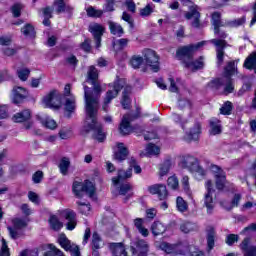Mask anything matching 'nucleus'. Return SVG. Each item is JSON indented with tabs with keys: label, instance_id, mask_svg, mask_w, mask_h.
I'll return each instance as SVG.
<instances>
[{
	"label": "nucleus",
	"instance_id": "nucleus-46",
	"mask_svg": "<svg viewBox=\"0 0 256 256\" xmlns=\"http://www.w3.org/2000/svg\"><path fill=\"white\" fill-rule=\"evenodd\" d=\"M224 85H226L224 88L225 95H229V93H232L235 90V86L233 85V79H231V77H225Z\"/></svg>",
	"mask_w": 256,
	"mask_h": 256
},
{
	"label": "nucleus",
	"instance_id": "nucleus-57",
	"mask_svg": "<svg viewBox=\"0 0 256 256\" xmlns=\"http://www.w3.org/2000/svg\"><path fill=\"white\" fill-rule=\"evenodd\" d=\"M21 11H23V4L16 3L11 7L13 17H21Z\"/></svg>",
	"mask_w": 256,
	"mask_h": 256
},
{
	"label": "nucleus",
	"instance_id": "nucleus-36",
	"mask_svg": "<svg viewBox=\"0 0 256 256\" xmlns=\"http://www.w3.org/2000/svg\"><path fill=\"white\" fill-rule=\"evenodd\" d=\"M151 231L153 235L157 237L158 235H163V233L167 231V228L165 227V225H163V223L156 221L152 224Z\"/></svg>",
	"mask_w": 256,
	"mask_h": 256
},
{
	"label": "nucleus",
	"instance_id": "nucleus-50",
	"mask_svg": "<svg viewBox=\"0 0 256 256\" xmlns=\"http://www.w3.org/2000/svg\"><path fill=\"white\" fill-rule=\"evenodd\" d=\"M54 7H56L57 13H64V11L70 9L69 6L65 5V1L63 0H55Z\"/></svg>",
	"mask_w": 256,
	"mask_h": 256
},
{
	"label": "nucleus",
	"instance_id": "nucleus-59",
	"mask_svg": "<svg viewBox=\"0 0 256 256\" xmlns=\"http://www.w3.org/2000/svg\"><path fill=\"white\" fill-rule=\"evenodd\" d=\"M167 185L171 189H179V179H177L175 176H170L167 180Z\"/></svg>",
	"mask_w": 256,
	"mask_h": 256
},
{
	"label": "nucleus",
	"instance_id": "nucleus-3",
	"mask_svg": "<svg viewBox=\"0 0 256 256\" xmlns=\"http://www.w3.org/2000/svg\"><path fill=\"white\" fill-rule=\"evenodd\" d=\"M205 43H206L205 41H202V42H198L197 44H190L188 46H183L176 51V57H178V59L182 61L185 67L189 61H193V55L195 54V51H198V49H201V47H203Z\"/></svg>",
	"mask_w": 256,
	"mask_h": 256
},
{
	"label": "nucleus",
	"instance_id": "nucleus-55",
	"mask_svg": "<svg viewBox=\"0 0 256 256\" xmlns=\"http://www.w3.org/2000/svg\"><path fill=\"white\" fill-rule=\"evenodd\" d=\"M190 173H193L196 179H203V176L205 175V170L198 164L190 171Z\"/></svg>",
	"mask_w": 256,
	"mask_h": 256
},
{
	"label": "nucleus",
	"instance_id": "nucleus-13",
	"mask_svg": "<svg viewBox=\"0 0 256 256\" xmlns=\"http://www.w3.org/2000/svg\"><path fill=\"white\" fill-rule=\"evenodd\" d=\"M186 19L190 20L193 19L191 25L195 29H199L201 27V13H199V6L192 5L190 6V11L185 13Z\"/></svg>",
	"mask_w": 256,
	"mask_h": 256
},
{
	"label": "nucleus",
	"instance_id": "nucleus-29",
	"mask_svg": "<svg viewBox=\"0 0 256 256\" xmlns=\"http://www.w3.org/2000/svg\"><path fill=\"white\" fill-rule=\"evenodd\" d=\"M171 167H173V161L171 160V158L164 160V163L160 164L158 173L160 179H163V177L169 174V171H171Z\"/></svg>",
	"mask_w": 256,
	"mask_h": 256
},
{
	"label": "nucleus",
	"instance_id": "nucleus-42",
	"mask_svg": "<svg viewBox=\"0 0 256 256\" xmlns=\"http://www.w3.org/2000/svg\"><path fill=\"white\" fill-rule=\"evenodd\" d=\"M23 35L25 37H29L30 39H35V28L31 24H26L22 29H21Z\"/></svg>",
	"mask_w": 256,
	"mask_h": 256
},
{
	"label": "nucleus",
	"instance_id": "nucleus-2",
	"mask_svg": "<svg viewBox=\"0 0 256 256\" xmlns=\"http://www.w3.org/2000/svg\"><path fill=\"white\" fill-rule=\"evenodd\" d=\"M110 87H112V90H108L106 93L104 104L102 106L103 111H107L109 103L119 95V91L123 88L121 105L123 109H129V105H131V99L129 98V95H131V86H125L124 79H117L112 85L110 84Z\"/></svg>",
	"mask_w": 256,
	"mask_h": 256
},
{
	"label": "nucleus",
	"instance_id": "nucleus-35",
	"mask_svg": "<svg viewBox=\"0 0 256 256\" xmlns=\"http://www.w3.org/2000/svg\"><path fill=\"white\" fill-rule=\"evenodd\" d=\"M91 245H92V250H95V249L99 250L101 249V247L105 245V242L103 241V238H101V235H99V233L97 232L93 233Z\"/></svg>",
	"mask_w": 256,
	"mask_h": 256
},
{
	"label": "nucleus",
	"instance_id": "nucleus-15",
	"mask_svg": "<svg viewBox=\"0 0 256 256\" xmlns=\"http://www.w3.org/2000/svg\"><path fill=\"white\" fill-rule=\"evenodd\" d=\"M90 33H92L96 45V49L101 47V37L105 33V28L101 24H93L89 27Z\"/></svg>",
	"mask_w": 256,
	"mask_h": 256
},
{
	"label": "nucleus",
	"instance_id": "nucleus-12",
	"mask_svg": "<svg viewBox=\"0 0 256 256\" xmlns=\"http://www.w3.org/2000/svg\"><path fill=\"white\" fill-rule=\"evenodd\" d=\"M29 97V91L21 86H14L12 89L11 99L15 105H19V103H23L25 99Z\"/></svg>",
	"mask_w": 256,
	"mask_h": 256
},
{
	"label": "nucleus",
	"instance_id": "nucleus-34",
	"mask_svg": "<svg viewBox=\"0 0 256 256\" xmlns=\"http://www.w3.org/2000/svg\"><path fill=\"white\" fill-rule=\"evenodd\" d=\"M48 223L50 225V229L53 231H61V229H63V222H61L56 215H51Z\"/></svg>",
	"mask_w": 256,
	"mask_h": 256
},
{
	"label": "nucleus",
	"instance_id": "nucleus-39",
	"mask_svg": "<svg viewBox=\"0 0 256 256\" xmlns=\"http://www.w3.org/2000/svg\"><path fill=\"white\" fill-rule=\"evenodd\" d=\"M223 85H225V76L223 78H215L208 83V87L214 89V91H219Z\"/></svg>",
	"mask_w": 256,
	"mask_h": 256
},
{
	"label": "nucleus",
	"instance_id": "nucleus-8",
	"mask_svg": "<svg viewBox=\"0 0 256 256\" xmlns=\"http://www.w3.org/2000/svg\"><path fill=\"white\" fill-rule=\"evenodd\" d=\"M43 105L48 109H60L61 108V94L57 90H52L42 99Z\"/></svg>",
	"mask_w": 256,
	"mask_h": 256
},
{
	"label": "nucleus",
	"instance_id": "nucleus-41",
	"mask_svg": "<svg viewBox=\"0 0 256 256\" xmlns=\"http://www.w3.org/2000/svg\"><path fill=\"white\" fill-rule=\"evenodd\" d=\"M58 243L59 245H61V248L64 249L65 251H69V249H71V246L73 245L71 244V241L69 240V238H67L65 234H60L58 238Z\"/></svg>",
	"mask_w": 256,
	"mask_h": 256
},
{
	"label": "nucleus",
	"instance_id": "nucleus-24",
	"mask_svg": "<svg viewBox=\"0 0 256 256\" xmlns=\"http://www.w3.org/2000/svg\"><path fill=\"white\" fill-rule=\"evenodd\" d=\"M31 119V110L30 109H24L20 112H17L13 115L12 121L14 123H25Z\"/></svg>",
	"mask_w": 256,
	"mask_h": 256
},
{
	"label": "nucleus",
	"instance_id": "nucleus-61",
	"mask_svg": "<svg viewBox=\"0 0 256 256\" xmlns=\"http://www.w3.org/2000/svg\"><path fill=\"white\" fill-rule=\"evenodd\" d=\"M237 241H239V235L236 234H229L226 237V243L227 245H229L230 247L234 244L237 243Z\"/></svg>",
	"mask_w": 256,
	"mask_h": 256
},
{
	"label": "nucleus",
	"instance_id": "nucleus-11",
	"mask_svg": "<svg viewBox=\"0 0 256 256\" xmlns=\"http://www.w3.org/2000/svg\"><path fill=\"white\" fill-rule=\"evenodd\" d=\"M206 189L207 193L204 196V205L207 208L208 215H211L215 207V204H213V193H215V190L213 189V182L211 180L206 182Z\"/></svg>",
	"mask_w": 256,
	"mask_h": 256
},
{
	"label": "nucleus",
	"instance_id": "nucleus-43",
	"mask_svg": "<svg viewBox=\"0 0 256 256\" xmlns=\"http://www.w3.org/2000/svg\"><path fill=\"white\" fill-rule=\"evenodd\" d=\"M207 245L209 251L215 247V229L210 228L207 234Z\"/></svg>",
	"mask_w": 256,
	"mask_h": 256
},
{
	"label": "nucleus",
	"instance_id": "nucleus-58",
	"mask_svg": "<svg viewBox=\"0 0 256 256\" xmlns=\"http://www.w3.org/2000/svg\"><path fill=\"white\" fill-rule=\"evenodd\" d=\"M235 63L234 62H228V65L225 67V76L224 77H231L232 75H235Z\"/></svg>",
	"mask_w": 256,
	"mask_h": 256
},
{
	"label": "nucleus",
	"instance_id": "nucleus-5",
	"mask_svg": "<svg viewBox=\"0 0 256 256\" xmlns=\"http://www.w3.org/2000/svg\"><path fill=\"white\" fill-rule=\"evenodd\" d=\"M72 191L78 199L83 198V194L86 193L89 197L95 195V185L91 181L86 180L84 183L79 181H74L72 185Z\"/></svg>",
	"mask_w": 256,
	"mask_h": 256
},
{
	"label": "nucleus",
	"instance_id": "nucleus-14",
	"mask_svg": "<svg viewBox=\"0 0 256 256\" xmlns=\"http://www.w3.org/2000/svg\"><path fill=\"white\" fill-rule=\"evenodd\" d=\"M149 193L152 195H158L160 201H165L169 197V192L167 191V186L165 184H154L148 187Z\"/></svg>",
	"mask_w": 256,
	"mask_h": 256
},
{
	"label": "nucleus",
	"instance_id": "nucleus-53",
	"mask_svg": "<svg viewBox=\"0 0 256 256\" xmlns=\"http://www.w3.org/2000/svg\"><path fill=\"white\" fill-rule=\"evenodd\" d=\"M78 209L82 215H89L91 213V205L83 202H77Z\"/></svg>",
	"mask_w": 256,
	"mask_h": 256
},
{
	"label": "nucleus",
	"instance_id": "nucleus-54",
	"mask_svg": "<svg viewBox=\"0 0 256 256\" xmlns=\"http://www.w3.org/2000/svg\"><path fill=\"white\" fill-rule=\"evenodd\" d=\"M17 75L20 81H27L29 79V75H31V70L29 68H23L17 71Z\"/></svg>",
	"mask_w": 256,
	"mask_h": 256
},
{
	"label": "nucleus",
	"instance_id": "nucleus-40",
	"mask_svg": "<svg viewBox=\"0 0 256 256\" xmlns=\"http://www.w3.org/2000/svg\"><path fill=\"white\" fill-rule=\"evenodd\" d=\"M178 109L185 111V109H193V102L187 98L178 99Z\"/></svg>",
	"mask_w": 256,
	"mask_h": 256
},
{
	"label": "nucleus",
	"instance_id": "nucleus-25",
	"mask_svg": "<svg viewBox=\"0 0 256 256\" xmlns=\"http://www.w3.org/2000/svg\"><path fill=\"white\" fill-rule=\"evenodd\" d=\"M211 23L214 27V33H219V28L227 27L226 22L221 20V13L220 12H213L211 15Z\"/></svg>",
	"mask_w": 256,
	"mask_h": 256
},
{
	"label": "nucleus",
	"instance_id": "nucleus-51",
	"mask_svg": "<svg viewBox=\"0 0 256 256\" xmlns=\"http://www.w3.org/2000/svg\"><path fill=\"white\" fill-rule=\"evenodd\" d=\"M161 149L155 144H148L146 146V155H159Z\"/></svg>",
	"mask_w": 256,
	"mask_h": 256
},
{
	"label": "nucleus",
	"instance_id": "nucleus-26",
	"mask_svg": "<svg viewBox=\"0 0 256 256\" xmlns=\"http://www.w3.org/2000/svg\"><path fill=\"white\" fill-rule=\"evenodd\" d=\"M180 231L185 235L189 233H194L195 231H199V226L197 223L191 221H184L180 224Z\"/></svg>",
	"mask_w": 256,
	"mask_h": 256
},
{
	"label": "nucleus",
	"instance_id": "nucleus-4",
	"mask_svg": "<svg viewBox=\"0 0 256 256\" xmlns=\"http://www.w3.org/2000/svg\"><path fill=\"white\" fill-rule=\"evenodd\" d=\"M216 37H219L220 39H212L210 40V43L215 45L217 47L216 52H217V59H218V65H223V57L225 55V47H227V41L224 39H227V33L225 31L221 30L219 28L218 33H214Z\"/></svg>",
	"mask_w": 256,
	"mask_h": 256
},
{
	"label": "nucleus",
	"instance_id": "nucleus-62",
	"mask_svg": "<svg viewBox=\"0 0 256 256\" xmlns=\"http://www.w3.org/2000/svg\"><path fill=\"white\" fill-rule=\"evenodd\" d=\"M153 13V8H151V5H147L146 7L140 9V15L141 17H149Z\"/></svg>",
	"mask_w": 256,
	"mask_h": 256
},
{
	"label": "nucleus",
	"instance_id": "nucleus-52",
	"mask_svg": "<svg viewBox=\"0 0 256 256\" xmlns=\"http://www.w3.org/2000/svg\"><path fill=\"white\" fill-rule=\"evenodd\" d=\"M231 111H233V104L229 101L225 102L220 108L221 115H231Z\"/></svg>",
	"mask_w": 256,
	"mask_h": 256
},
{
	"label": "nucleus",
	"instance_id": "nucleus-18",
	"mask_svg": "<svg viewBox=\"0 0 256 256\" xmlns=\"http://www.w3.org/2000/svg\"><path fill=\"white\" fill-rule=\"evenodd\" d=\"M239 247L244 256H256V246L251 245V238H244Z\"/></svg>",
	"mask_w": 256,
	"mask_h": 256
},
{
	"label": "nucleus",
	"instance_id": "nucleus-17",
	"mask_svg": "<svg viewBox=\"0 0 256 256\" xmlns=\"http://www.w3.org/2000/svg\"><path fill=\"white\" fill-rule=\"evenodd\" d=\"M131 121H133V116H131L130 114H126L123 116L119 127V132L121 135H130V133H133Z\"/></svg>",
	"mask_w": 256,
	"mask_h": 256
},
{
	"label": "nucleus",
	"instance_id": "nucleus-63",
	"mask_svg": "<svg viewBox=\"0 0 256 256\" xmlns=\"http://www.w3.org/2000/svg\"><path fill=\"white\" fill-rule=\"evenodd\" d=\"M129 41L128 38H121L116 41V45H118L119 49H125L129 45Z\"/></svg>",
	"mask_w": 256,
	"mask_h": 256
},
{
	"label": "nucleus",
	"instance_id": "nucleus-27",
	"mask_svg": "<svg viewBox=\"0 0 256 256\" xmlns=\"http://www.w3.org/2000/svg\"><path fill=\"white\" fill-rule=\"evenodd\" d=\"M108 26L112 35H115L116 37H123V35H125V30L121 24L110 20L108 21Z\"/></svg>",
	"mask_w": 256,
	"mask_h": 256
},
{
	"label": "nucleus",
	"instance_id": "nucleus-37",
	"mask_svg": "<svg viewBox=\"0 0 256 256\" xmlns=\"http://www.w3.org/2000/svg\"><path fill=\"white\" fill-rule=\"evenodd\" d=\"M244 67L246 69H255L256 73V52H252L244 61Z\"/></svg>",
	"mask_w": 256,
	"mask_h": 256
},
{
	"label": "nucleus",
	"instance_id": "nucleus-30",
	"mask_svg": "<svg viewBox=\"0 0 256 256\" xmlns=\"http://www.w3.org/2000/svg\"><path fill=\"white\" fill-rule=\"evenodd\" d=\"M203 60V56L196 61L190 60L188 63H186L185 67L186 69H190V71H199V69H203L205 67V61Z\"/></svg>",
	"mask_w": 256,
	"mask_h": 256
},
{
	"label": "nucleus",
	"instance_id": "nucleus-28",
	"mask_svg": "<svg viewBox=\"0 0 256 256\" xmlns=\"http://www.w3.org/2000/svg\"><path fill=\"white\" fill-rule=\"evenodd\" d=\"M75 109H76L75 96L66 98L64 103V110L66 112V117H68V119H71V114L75 113Z\"/></svg>",
	"mask_w": 256,
	"mask_h": 256
},
{
	"label": "nucleus",
	"instance_id": "nucleus-64",
	"mask_svg": "<svg viewBox=\"0 0 256 256\" xmlns=\"http://www.w3.org/2000/svg\"><path fill=\"white\" fill-rule=\"evenodd\" d=\"M68 251L71 253L72 256H81V251L79 250V246L72 244Z\"/></svg>",
	"mask_w": 256,
	"mask_h": 256
},
{
	"label": "nucleus",
	"instance_id": "nucleus-31",
	"mask_svg": "<svg viewBox=\"0 0 256 256\" xmlns=\"http://www.w3.org/2000/svg\"><path fill=\"white\" fill-rule=\"evenodd\" d=\"M201 133V124L197 123L194 127L186 133V141H197L199 139V134Z\"/></svg>",
	"mask_w": 256,
	"mask_h": 256
},
{
	"label": "nucleus",
	"instance_id": "nucleus-49",
	"mask_svg": "<svg viewBox=\"0 0 256 256\" xmlns=\"http://www.w3.org/2000/svg\"><path fill=\"white\" fill-rule=\"evenodd\" d=\"M41 123L47 129H57V122L49 117L41 120Z\"/></svg>",
	"mask_w": 256,
	"mask_h": 256
},
{
	"label": "nucleus",
	"instance_id": "nucleus-38",
	"mask_svg": "<svg viewBox=\"0 0 256 256\" xmlns=\"http://www.w3.org/2000/svg\"><path fill=\"white\" fill-rule=\"evenodd\" d=\"M99 79V72L95 66H90L87 72V80L86 83H93Z\"/></svg>",
	"mask_w": 256,
	"mask_h": 256
},
{
	"label": "nucleus",
	"instance_id": "nucleus-56",
	"mask_svg": "<svg viewBox=\"0 0 256 256\" xmlns=\"http://www.w3.org/2000/svg\"><path fill=\"white\" fill-rule=\"evenodd\" d=\"M86 13L88 17H101L103 15V10H97L93 6L87 8Z\"/></svg>",
	"mask_w": 256,
	"mask_h": 256
},
{
	"label": "nucleus",
	"instance_id": "nucleus-32",
	"mask_svg": "<svg viewBox=\"0 0 256 256\" xmlns=\"http://www.w3.org/2000/svg\"><path fill=\"white\" fill-rule=\"evenodd\" d=\"M69 167H71V160L67 157L61 158L60 163L58 164L61 175H68Z\"/></svg>",
	"mask_w": 256,
	"mask_h": 256
},
{
	"label": "nucleus",
	"instance_id": "nucleus-23",
	"mask_svg": "<svg viewBox=\"0 0 256 256\" xmlns=\"http://www.w3.org/2000/svg\"><path fill=\"white\" fill-rule=\"evenodd\" d=\"M160 249L168 254L173 253L174 255H179L183 251V246L164 242L160 244Z\"/></svg>",
	"mask_w": 256,
	"mask_h": 256
},
{
	"label": "nucleus",
	"instance_id": "nucleus-16",
	"mask_svg": "<svg viewBox=\"0 0 256 256\" xmlns=\"http://www.w3.org/2000/svg\"><path fill=\"white\" fill-rule=\"evenodd\" d=\"M117 150L114 152L113 159L118 161V163H123L127 157H129V148L125 146L124 143H116Z\"/></svg>",
	"mask_w": 256,
	"mask_h": 256
},
{
	"label": "nucleus",
	"instance_id": "nucleus-45",
	"mask_svg": "<svg viewBox=\"0 0 256 256\" xmlns=\"http://www.w3.org/2000/svg\"><path fill=\"white\" fill-rule=\"evenodd\" d=\"M143 61H144V59L142 56L134 55L130 59V65H131V67H133V69H139V67H141V65H143Z\"/></svg>",
	"mask_w": 256,
	"mask_h": 256
},
{
	"label": "nucleus",
	"instance_id": "nucleus-20",
	"mask_svg": "<svg viewBox=\"0 0 256 256\" xmlns=\"http://www.w3.org/2000/svg\"><path fill=\"white\" fill-rule=\"evenodd\" d=\"M198 164H199V160H197V158L191 155H186L182 157V160L180 162V167L191 171L194 167H197Z\"/></svg>",
	"mask_w": 256,
	"mask_h": 256
},
{
	"label": "nucleus",
	"instance_id": "nucleus-10",
	"mask_svg": "<svg viewBox=\"0 0 256 256\" xmlns=\"http://www.w3.org/2000/svg\"><path fill=\"white\" fill-rule=\"evenodd\" d=\"M12 225L8 226L7 229L9 231V235L12 239H19L21 237V229H25L27 227V221L21 218L12 219Z\"/></svg>",
	"mask_w": 256,
	"mask_h": 256
},
{
	"label": "nucleus",
	"instance_id": "nucleus-22",
	"mask_svg": "<svg viewBox=\"0 0 256 256\" xmlns=\"http://www.w3.org/2000/svg\"><path fill=\"white\" fill-rule=\"evenodd\" d=\"M64 217L66 221H68L66 229H68V231H73V229L77 227V214L73 210H67Z\"/></svg>",
	"mask_w": 256,
	"mask_h": 256
},
{
	"label": "nucleus",
	"instance_id": "nucleus-47",
	"mask_svg": "<svg viewBox=\"0 0 256 256\" xmlns=\"http://www.w3.org/2000/svg\"><path fill=\"white\" fill-rule=\"evenodd\" d=\"M245 23V16L234 19V20H227L226 21V27H241V25H244Z\"/></svg>",
	"mask_w": 256,
	"mask_h": 256
},
{
	"label": "nucleus",
	"instance_id": "nucleus-33",
	"mask_svg": "<svg viewBox=\"0 0 256 256\" xmlns=\"http://www.w3.org/2000/svg\"><path fill=\"white\" fill-rule=\"evenodd\" d=\"M221 131V121L217 118H212L210 120V135H219Z\"/></svg>",
	"mask_w": 256,
	"mask_h": 256
},
{
	"label": "nucleus",
	"instance_id": "nucleus-1",
	"mask_svg": "<svg viewBox=\"0 0 256 256\" xmlns=\"http://www.w3.org/2000/svg\"><path fill=\"white\" fill-rule=\"evenodd\" d=\"M93 85V90L88 87L87 84H83L84 87V101H85V113L86 119L84 129L86 133L93 131V138L99 143L105 141L106 136L103 132L101 124L97 122V113H99V97H101V84L99 82H90Z\"/></svg>",
	"mask_w": 256,
	"mask_h": 256
},
{
	"label": "nucleus",
	"instance_id": "nucleus-19",
	"mask_svg": "<svg viewBox=\"0 0 256 256\" xmlns=\"http://www.w3.org/2000/svg\"><path fill=\"white\" fill-rule=\"evenodd\" d=\"M119 195H123L125 198H124V201L127 202L129 201V199H131V197H133V186H131V184L129 183H125V184H122V185H117V186H114Z\"/></svg>",
	"mask_w": 256,
	"mask_h": 256
},
{
	"label": "nucleus",
	"instance_id": "nucleus-48",
	"mask_svg": "<svg viewBox=\"0 0 256 256\" xmlns=\"http://www.w3.org/2000/svg\"><path fill=\"white\" fill-rule=\"evenodd\" d=\"M176 207L180 213H185L189 209L187 203L183 200L182 197H177L176 199Z\"/></svg>",
	"mask_w": 256,
	"mask_h": 256
},
{
	"label": "nucleus",
	"instance_id": "nucleus-60",
	"mask_svg": "<svg viewBox=\"0 0 256 256\" xmlns=\"http://www.w3.org/2000/svg\"><path fill=\"white\" fill-rule=\"evenodd\" d=\"M9 253V246H7V241H5V238H2V247L0 250V256H10Z\"/></svg>",
	"mask_w": 256,
	"mask_h": 256
},
{
	"label": "nucleus",
	"instance_id": "nucleus-9",
	"mask_svg": "<svg viewBox=\"0 0 256 256\" xmlns=\"http://www.w3.org/2000/svg\"><path fill=\"white\" fill-rule=\"evenodd\" d=\"M142 53L146 65H148L154 73L159 72V55H157V52L152 49H145Z\"/></svg>",
	"mask_w": 256,
	"mask_h": 256
},
{
	"label": "nucleus",
	"instance_id": "nucleus-6",
	"mask_svg": "<svg viewBox=\"0 0 256 256\" xmlns=\"http://www.w3.org/2000/svg\"><path fill=\"white\" fill-rule=\"evenodd\" d=\"M149 248V242L143 239L136 238L130 243L132 256H147L149 255Z\"/></svg>",
	"mask_w": 256,
	"mask_h": 256
},
{
	"label": "nucleus",
	"instance_id": "nucleus-44",
	"mask_svg": "<svg viewBox=\"0 0 256 256\" xmlns=\"http://www.w3.org/2000/svg\"><path fill=\"white\" fill-rule=\"evenodd\" d=\"M114 250L113 254L115 256H127V251L125 250V246L121 243H115L113 244Z\"/></svg>",
	"mask_w": 256,
	"mask_h": 256
},
{
	"label": "nucleus",
	"instance_id": "nucleus-21",
	"mask_svg": "<svg viewBox=\"0 0 256 256\" xmlns=\"http://www.w3.org/2000/svg\"><path fill=\"white\" fill-rule=\"evenodd\" d=\"M133 172L131 171V168H128L125 170H118L117 177L112 178V183L114 187H117V185H121L122 181H125V179H130L132 177Z\"/></svg>",
	"mask_w": 256,
	"mask_h": 256
},
{
	"label": "nucleus",
	"instance_id": "nucleus-7",
	"mask_svg": "<svg viewBox=\"0 0 256 256\" xmlns=\"http://www.w3.org/2000/svg\"><path fill=\"white\" fill-rule=\"evenodd\" d=\"M210 171L214 175L215 185L219 191H223L225 189V184L227 183V174L222 168L218 165L212 164L210 166Z\"/></svg>",
	"mask_w": 256,
	"mask_h": 256
}]
</instances>
